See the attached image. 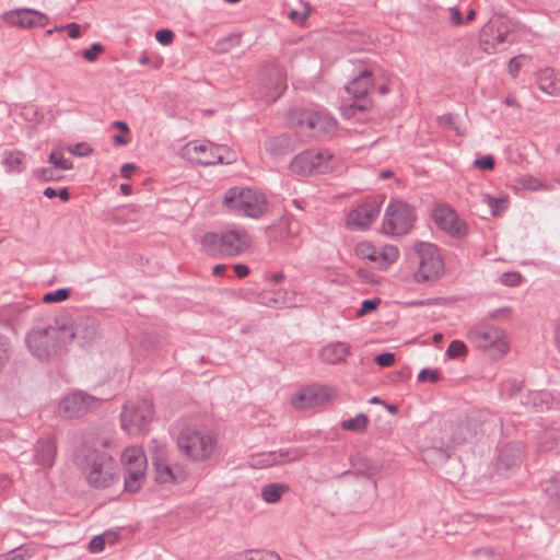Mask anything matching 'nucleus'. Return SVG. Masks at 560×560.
Returning <instances> with one entry per match:
<instances>
[{"label":"nucleus","instance_id":"44","mask_svg":"<svg viewBox=\"0 0 560 560\" xmlns=\"http://www.w3.org/2000/svg\"><path fill=\"white\" fill-rule=\"evenodd\" d=\"M103 51L104 47L100 43H94L89 49L82 51V56L89 62H94Z\"/></svg>","mask_w":560,"mask_h":560},{"label":"nucleus","instance_id":"54","mask_svg":"<svg viewBox=\"0 0 560 560\" xmlns=\"http://www.w3.org/2000/svg\"><path fill=\"white\" fill-rule=\"evenodd\" d=\"M375 362L383 368L392 366L395 363V354L392 352H384L375 357Z\"/></svg>","mask_w":560,"mask_h":560},{"label":"nucleus","instance_id":"35","mask_svg":"<svg viewBox=\"0 0 560 560\" xmlns=\"http://www.w3.org/2000/svg\"><path fill=\"white\" fill-rule=\"evenodd\" d=\"M369 422V417L365 413H358L354 418L342 420L340 427L345 431L363 433Z\"/></svg>","mask_w":560,"mask_h":560},{"label":"nucleus","instance_id":"2","mask_svg":"<svg viewBox=\"0 0 560 560\" xmlns=\"http://www.w3.org/2000/svg\"><path fill=\"white\" fill-rule=\"evenodd\" d=\"M74 464L95 489L109 488L118 480L116 463L106 452L84 445L77 452Z\"/></svg>","mask_w":560,"mask_h":560},{"label":"nucleus","instance_id":"38","mask_svg":"<svg viewBox=\"0 0 560 560\" xmlns=\"http://www.w3.org/2000/svg\"><path fill=\"white\" fill-rule=\"evenodd\" d=\"M155 466V480L159 483H167L177 481L172 468L164 463L162 459L156 458L154 460Z\"/></svg>","mask_w":560,"mask_h":560},{"label":"nucleus","instance_id":"14","mask_svg":"<svg viewBox=\"0 0 560 560\" xmlns=\"http://www.w3.org/2000/svg\"><path fill=\"white\" fill-rule=\"evenodd\" d=\"M60 320L67 348L73 340H77L83 347L95 340L98 335V326L95 319L91 317L82 316L72 319L63 316L60 317Z\"/></svg>","mask_w":560,"mask_h":560},{"label":"nucleus","instance_id":"49","mask_svg":"<svg viewBox=\"0 0 560 560\" xmlns=\"http://www.w3.org/2000/svg\"><path fill=\"white\" fill-rule=\"evenodd\" d=\"M440 380V372L438 370L423 369L418 374L419 382H431L435 383Z\"/></svg>","mask_w":560,"mask_h":560},{"label":"nucleus","instance_id":"27","mask_svg":"<svg viewBox=\"0 0 560 560\" xmlns=\"http://www.w3.org/2000/svg\"><path fill=\"white\" fill-rule=\"evenodd\" d=\"M287 295L288 291L284 289L262 290L257 295V301L259 304L267 307L281 308L282 306L289 305Z\"/></svg>","mask_w":560,"mask_h":560},{"label":"nucleus","instance_id":"18","mask_svg":"<svg viewBox=\"0 0 560 560\" xmlns=\"http://www.w3.org/2000/svg\"><path fill=\"white\" fill-rule=\"evenodd\" d=\"M355 255L361 259H366L378 269H386L399 257V250L394 245L374 246L371 242H360L354 248Z\"/></svg>","mask_w":560,"mask_h":560},{"label":"nucleus","instance_id":"20","mask_svg":"<svg viewBox=\"0 0 560 560\" xmlns=\"http://www.w3.org/2000/svg\"><path fill=\"white\" fill-rule=\"evenodd\" d=\"M331 389L325 386H308L303 388L293 399L298 409L322 406L331 398Z\"/></svg>","mask_w":560,"mask_h":560},{"label":"nucleus","instance_id":"53","mask_svg":"<svg viewBox=\"0 0 560 560\" xmlns=\"http://www.w3.org/2000/svg\"><path fill=\"white\" fill-rule=\"evenodd\" d=\"M105 548V535L93 537L89 542V550L93 553L103 551Z\"/></svg>","mask_w":560,"mask_h":560},{"label":"nucleus","instance_id":"21","mask_svg":"<svg viewBox=\"0 0 560 560\" xmlns=\"http://www.w3.org/2000/svg\"><path fill=\"white\" fill-rule=\"evenodd\" d=\"M45 15L32 9H16L3 14L4 22L20 27L43 25Z\"/></svg>","mask_w":560,"mask_h":560},{"label":"nucleus","instance_id":"51","mask_svg":"<svg viewBox=\"0 0 560 560\" xmlns=\"http://www.w3.org/2000/svg\"><path fill=\"white\" fill-rule=\"evenodd\" d=\"M380 302H381L380 299L364 300L361 303V307L358 310L357 315L364 316V315L375 311L377 305L380 304Z\"/></svg>","mask_w":560,"mask_h":560},{"label":"nucleus","instance_id":"62","mask_svg":"<svg viewBox=\"0 0 560 560\" xmlns=\"http://www.w3.org/2000/svg\"><path fill=\"white\" fill-rule=\"evenodd\" d=\"M91 148L89 147V144L86 143H78L74 148V150L72 151L73 154H77V155H80V156H83V155H86L91 152Z\"/></svg>","mask_w":560,"mask_h":560},{"label":"nucleus","instance_id":"52","mask_svg":"<svg viewBox=\"0 0 560 560\" xmlns=\"http://www.w3.org/2000/svg\"><path fill=\"white\" fill-rule=\"evenodd\" d=\"M512 316V310L508 306L493 310L488 313V319H510Z\"/></svg>","mask_w":560,"mask_h":560},{"label":"nucleus","instance_id":"46","mask_svg":"<svg viewBox=\"0 0 560 560\" xmlns=\"http://www.w3.org/2000/svg\"><path fill=\"white\" fill-rule=\"evenodd\" d=\"M245 560H280L273 551H254L245 556Z\"/></svg>","mask_w":560,"mask_h":560},{"label":"nucleus","instance_id":"13","mask_svg":"<svg viewBox=\"0 0 560 560\" xmlns=\"http://www.w3.org/2000/svg\"><path fill=\"white\" fill-rule=\"evenodd\" d=\"M289 120L313 137L331 133L337 126L336 119L329 114L311 109H293Z\"/></svg>","mask_w":560,"mask_h":560},{"label":"nucleus","instance_id":"7","mask_svg":"<svg viewBox=\"0 0 560 560\" xmlns=\"http://www.w3.org/2000/svg\"><path fill=\"white\" fill-rule=\"evenodd\" d=\"M222 203L235 215L260 218L267 211L265 196L247 187L235 186L226 190Z\"/></svg>","mask_w":560,"mask_h":560},{"label":"nucleus","instance_id":"48","mask_svg":"<svg viewBox=\"0 0 560 560\" xmlns=\"http://www.w3.org/2000/svg\"><path fill=\"white\" fill-rule=\"evenodd\" d=\"M287 89L285 79L282 74H279L278 80L275 84V92L265 94L267 100L276 101Z\"/></svg>","mask_w":560,"mask_h":560},{"label":"nucleus","instance_id":"9","mask_svg":"<svg viewBox=\"0 0 560 560\" xmlns=\"http://www.w3.org/2000/svg\"><path fill=\"white\" fill-rule=\"evenodd\" d=\"M182 155L199 165H214L218 163H232L233 153L226 145L214 144L209 141L192 140L182 149Z\"/></svg>","mask_w":560,"mask_h":560},{"label":"nucleus","instance_id":"60","mask_svg":"<svg viewBox=\"0 0 560 560\" xmlns=\"http://www.w3.org/2000/svg\"><path fill=\"white\" fill-rule=\"evenodd\" d=\"M233 269L238 278H245L250 272L248 266H246L244 264H236L233 266Z\"/></svg>","mask_w":560,"mask_h":560},{"label":"nucleus","instance_id":"39","mask_svg":"<svg viewBox=\"0 0 560 560\" xmlns=\"http://www.w3.org/2000/svg\"><path fill=\"white\" fill-rule=\"evenodd\" d=\"M483 198L493 215L500 214L506 208L508 198H497L490 195H485Z\"/></svg>","mask_w":560,"mask_h":560},{"label":"nucleus","instance_id":"28","mask_svg":"<svg viewBox=\"0 0 560 560\" xmlns=\"http://www.w3.org/2000/svg\"><path fill=\"white\" fill-rule=\"evenodd\" d=\"M26 154L20 150L3 152L2 165L8 173L21 174L25 170Z\"/></svg>","mask_w":560,"mask_h":560},{"label":"nucleus","instance_id":"17","mask_svg":"<svg viewBox=\"0 0 560 560\" xmlns=\"http://www.w3.org/2000/svg\"><path fill=\"white\" fill-rule=\"evenodd\" d=\"M432 219L439 229L453 237L462 238L468 232L467 224L458 218L455 209L448 203H436L432 210Z\"/></svg>","mask_w":560,"mask_h":560},{"label":"nucleus","instance_id":"61","mask_svg":"<svg viewBox=\"0 0 560 560\" xmlns=\"http://www.w3.org/2000/svg\"><path fill=\"white\" fill-rule=\"evenodd\" d=\"M450 13H451V22L454 25H462L463 24V16H462L460 11L457 8H452L450 10Z\"/></svg>","mask_w":560,"mask_h":560},{"label":"nucleus","instance_id":"63","mask_svg":"<svg viewBox=\"0 0 560 560\" xmlns=\"http://www.w3.org/2000/svg\"><path fill=\"white\" fill-rule=\"evenodd\" d=\"M136 171V166L132 164H124L120 168V173L124 177L129 178Z\"/></svg>","mask_w":560,"mask_h":560},{"label":"nucleus","instance_id":"15","mask_svg":"<svg viewBox=\"0 0 560 560\" xmlns=\"http://www.w3.org/2000/svg\"><path fill=\"white\" fill-rule=\"evenodd\" d=\"M102 400L85 392L77 390L62 397L58 405L60 416L72 419L80 418L90 411L97 409Z\"/></svg>","mask_w":560,"mask_h":560},{"label":"nucleus","instance_id":"47","mask_svg":"<svg viewBox=\"0 0 560 560\" xmlns=\"http://www.w3.org/2000/svg\"><path fill=\"white\" fill-rule=\"evenodd\" d=\"M474 165L480 171H492L495 162L492 155H483L475 160Z\"/></svg>","mask_w":560,"mask_h":560},{"label":"nucleus","instance_id":"64","mask_svg":"<svg viewBox=\"0 0 560 560\" xmlns=\"http://www.w3.org/2000/svg\"><path fill=\"white\" fill-rule=\"evenodd\" d=\"M40 173H42V178L45 182H50V180H55L58 178L57 176H55L54 171L51 168H43L40 171Z\"/></svg>","mask_w":560,"mask_h":560},{"label":"nucleus","instance_id":"43","mask_svg":"<svg viewBox=\"0 0 560 560\" xmlns=\"http://www.w3.org/2000/svg\"><path fill=\"white\" fill-rule=\"evenodd\" d=\"M48 160L57 168H60V170L72 168V163L60 153L51 152Z\"/></svg>","mask_w":560,"mask_h":560},{"label":"nucleus","instance_id":"34","mask_svg":"<svg viewBox=\"0 0 560 560\" xmlns=\"http://www.w3.org/2000/svg\"><path fill=\"white\" fill-rule=\"evenodd\" d=\"M538 88L548 95H556L558 88L553 79V71L550 68L542 69L537 77Z\"/></svg>","mask_w":560,"mask_h":560},{"label":"nucleus","instance_id":"6","mask_svg":"<svg viewBox=\"0 0 560 560\" xmlns=\"http://www.w3.org/2000/svg\"><path fill=\"white\" fill-rule=\"evenodd\" d=\"M479 418L469 416L456 421H444L433 438V446L440 450H453L472 441L479 431Z\"/></svg>","mask_w":560,"mask_h":560},{"label":"nucleus","instance_id":"24","mask_svg":"<svg viewBox=\"0 0 560 560\" xmlns=\"http://www.w3.org/2000/svg\"><path fill=\"white\" fill-rule=\"evenodd\" d=\"M121 464L125 470H139L140 472H145L148 460L141 447L129 446L122 452Z\"/></svg>","mask_w":560,"mask_h":560},{"label":"nucleus","instance_id":"3","mask_svg":"<svg viewBox=\"0 0 560 560\" xmlns=\"http://www.w3.org/2000/svg\"><path fill=\"white\" fill-rule=\"evenodd\" d=\"M176 445L182 456L187 460L191 463H205L214 454L218 440L215 435L208 430L185 427L177 435Z\"/></svg>","mask_w":560,"mask_h":560},{"label":"nucleus","instance_id":"30","mask_svg":"<svg viewBox=\"0 0 560 560\" xmlns=\"http://www.w3.org/2000/svg\"><path fill=\"white\" fill-rule=\"evenodd\" d=\"M350 463L358 475L373 476L381 470V466L375 460L365 456H353L350 458Z\"/></svg>","mask_w":560,"mask_h":560},{"label":"nucleus","instance_id":"36","mask_svg":"<svg viewBox=\"0 0 560 560\" xmlns=\"http://www.w3.org/2000/svg\"><path fill=\"white\" fill-rule=\"evenodd\" d=\"M145 480V472L139 470H125V491L129 493L137 492Z\"/></svg>","mask_w":560,"mask_h":560},{"label":"nucleus","instance_id":"22","mask_svg":"<svg viewBox=\"0 0 560 560\" xmlns=\"http://www.w3.org/2000/svg\"><path fill=\"white\" fill-rule=\"evenodd\" d=\"M524 457V448L521 443H509L499 450L498 470H510L521 465Z\"/></svg>","mask_w":560,"mask_h":560},{"label":"nucleus","instance_id":"25","mask_svg":"<svg viewBox=\"0 0 560 560\" xmlns=\"http://www.w3.org/2000/svg\"><path fill=\"white\" fill-rule=\"evenodd\" d=\"M349 353L350 346L346 342L338 341L322 348L319 357L328 364H338L342 362Z\"/></svg>","mask_w":560,"mask_h":560},{"label":"nucleus","instance_id":"19","mask_svg":"<svg viewBox=\"0 0 560 560\" xmlns=\"http://www.w3.org/2000/svg\"><path fill=\"white\" fill-rule=\"evenodd\" d=\"M381 202L376 198H369L349 211L347 226L351 230H366L377 219Z\"/></svg>","mask_w":560,"mask_h":560},{"label":"nucleus","instance_id":"50","mask_svg":"<svg viewBox=\"0 0 560 560\" xmlns=\"http://www.w3.org/2000/svg\"><path fill=\"white\" fill-rule=\"evenodd\" d=\"M524 59H527V56L526 55H518V56H515L513 57L512 59H510L509 61V73L513 77V78H516L521 68H522V60Z\"/></svg>","mask_w":560,"mask_h":560},{"label":"nucleus","instance_id":"11","mask_svg":"<svg viewBox=\"0 0 560 560\" xmlns=\"http://www.w3.org/2000/svg\"><path fill=\"white\" fill-rule=\"evenodd\" d=\"M338 159L328 149L306 150L295 155L291 161V171L301 176L316 173H327L337 166Z\"/></svg>","mask_w":560,"mask_h":560},{"label":"nucleus","instance_id":"45","mask_svg":"<svg viewBox=\"0 0 560 560\" xmlns=\"http://www.w3.org/2000/svg\"><path fill=\"white\" fill-rule=\"evenodd\" d=\"M501 283L508 287H516L522 281V276L517 271L503 272L501 275Z\"/></svg>","mask_w":560,"mask_h":560},{"label":"nucleus","instance_id":"56","mask_svg":"<svg viewBox=\"0 0 560 560\" xmlns=\"http://www.w3.org/2000/svg\"><path fill=\"white\" fill-rule=\"evenodd\" d=\"M365 109H366V106L358 104V103H353L349 106L342 107L341 114L346 118H351L354 115L355 110H365Z\"/></svg>","mask_w":560,"mask_h":560},{"label":"nucleus","instance_id":"29","mask_svg":"<svg viewBox=\"0 0 560 560\" xmlns=\"http://www.w3.org/2000/svg\"><path fill=\"white\" fill-rule=\"evenodd\" d=\"M272 452L276 466L300 460L307 455V451L303 447H285Z\"/></svg>","mask_w":560,"mask_h":560},{"label":"nucleus","instance_id":"57","mask_svg":"<svg viewBox=\"0 0 560 560\" xmlns=\"http://www.w3.org/2000/svg\"><path fill=\"white\" fill-rule=\"evenodd\" d=\"M25 555L20 548L11 550L10 552L0 556V560H24Z\"/></svg>","mask_w":560,"mask_h":560},{"label":"nucleus","instance_id":"23","mask_svg":"<svg viewBox=\"0 0 560 560\" xmlns=\"http://www.w3.org/2000/svg\"><path fill=\"white\" fill-rule=\"evenodd\" d=\"M373 86V77L371 70L366 67H362L347 85L346 91L353 98L364 97Z\"/></svg>","mask_w":560,"mask_h":560},{"label":"nucleus","instance_id":"37","mask_svg":"<svg viewBox=\"0 0 560 560\" xmlns=\"http://www.w3.org/2000/svg\"><path fill=\"white\" fill-rule=\"evenodd\" d=\"M248 464L254 469H265L272 466H276V462L273 458V452H262L250 455L248 459Z\"/></svg>","mask_w":560,"mask_h":560},{"label":"nucleus","instance_id":"55","mask_svg":"<svg viewBox=\"0 0 560 560\" xmlns=\"http://www.w3.org/2000/svg\"><path fill=\"white\" fill-rule=\"evenodd\" d=\"M155 39L162 45H170L174 39V33L170 30H159L155 32Z\"/></svg>","mask_w":560,"mask_h":560},{"label":"nucleus","instance_id":"10","mask_svg":"<svg viewBox=\"0 0 560 560\" xmlns=\"http://www.w3.org/2000/svg\"><path fill=\"white\" fill-rule=\"evenodd\" d=\"M153 417V404L150 399L143 397L129 399L120 415L121 428L129 435H138L147 430Z\"/></svg>","mask_w":560,"mask_h":560},{"label":"nucleus","instance_id":"41","mask_svg":"<svg viewBox=\"0 0 560 560\" xmlns=\"http://www.w3.org/2000/svg\"><path fill=\"white\" fill-rule=\"evenodd\" d=\"M546 493L556 499H560V472L555 474L545 486Z\"/></svg>","mask_w":560,"mask_h":560},{"label":"nucleus","instance_id":"58","mask_svg":"<svg viewBox=\"0 0 560 560\" xmlns=\"http://www.w3.org/2000/svg\"><path fill=\"white\" fill-rule=\"evenodd\" d=\"M70 38H79L81 36V27L77 23H69L65 26Z\"/></svg>","mask_w":560,"mask_h":560},{"label":"nucleus","instance_id":"59","mask_svg":"<svg viewBox=\"0 0 560 560\" xmlns=\"http://www.w3.org/2000/svg\"><path fill=\"white\" fill-rule=\"evenodd\" d=\"M308 14H310V11H308V10H307V11H305V12H303V13H300V12H299V11H296V10H292V11L289 13V18H290V20H291V21H293V22H298V23H301V24H302V23H304V22L306 21V19H307V16H308Z\"/></svg>","mask_w":560,"mask_h":560},{"label":"nucleus","instance_id":"5","mask_svg":"<svg viewBox=\"0 0 560 560\" xmlns=\"http://www.w3.org/2000/svg\"><path fill=\"white\" fill-rule=\"evenodd\" d=\"M252 243V238L242 226L233 225L221 233L208 232L201 237V245L211 253H219L224 257H236L245 253Z\"/></svg>","mask_w":560,"mask_h":560},{"label":"nucleus","instance_id":"8","mask_svg":"<svg viewBox=\"0 0 560 560\" xmlns=\"http://www.w3.org/2000/svg\"><path fill=\"white\" fill-rule=\"evenodd\" d=\"M417 220L415 207L401 199H392L387 205L381 230L389 236L408 234Z\"/></svg>","mask_w":560,"mask_h":560},{"label":"nucleus","instance_id":"26","mask_svg":"<svg viewBox=\"0 0 560 560\" xmlns=\"http://www.w3.org/2000/svg\"><path fill=\"white\" fill-rule=\"evenodd\" d=\"M56 457V444L51 439L38 440L35 445V462L43 467H51Z\"/></svg>","mask_w":560,"mask_h":560},{"label":"nucleus","instance_id":"33","mask_svg":"<svg viewBox=\"0 0 560 560\" xmlns=\"http://www.w3.org/2000/svg\"><path fill=\"white\" fill-rule=\"evenodd\" d=\"M290 490L285 483L272 482L262 487L261 498L266 503L273 504L281 500L282 495Z\"/></svg>","mask_w":560,"mask_h":560},{"label":"nucleus","instance_id":"1","mask_svg":"<svg viewBox=\"0 0 560 560\" xmlns=\"http://www.w3.org/2000/svg\"><path fill=\"white\" fill-rule=\"evenodd\" d=\"M25 345L32 357L40 362L61 359L68 348L65 340L60 317L52 325H36L25 336Z\"/></svg>","mask_w":560,"mask_h":560},{"label":"nucleus","instance_id":"42","mask_svg":"<svg viewBox=\"0 0 560 560\" xmlns=\"http://www.w3.org/2000/svg\"><path fill=\"white\" fill-rule=\"evenodd\" d=\"M70 296V290L62 288L58 289L54 292H48L44 294L43 301L45 303H56V302H62L66 301Z\"/></svg>","mask_w":560,"mask_h":560},{"label":"nucleus","instance_id":"16","mask_svg":"<svg viewBox=\"0 0 560 560\" xmlns=\"http://www.w3.org/2000/svg\"><path fill=\"white\" fill-rule=\"evenodd\" d=\"M510 24L503 18L491 19L479 34L480 48L487 54H495L509 42Z\"/></svg>","mask_w":560,"mask_h":560},{"label":"nucleus","instance_id":"31","mask_svg":"<svg viewBox=\"0 0 560 560\" xmlns=\"http://www.w3.org/2000/svg\"><path fill=\"white\" fill-rule=\"evenodd\" d=\"M266 150L275 155H281L290 152L293 149L292 140L287 135H280L268 139L265 142Z\"/></svg>","mask_w":560,"mask_h":560},{"label":"nucleus","instance_id":"32","mask_svg":"<svg viewBox=\"0 0 560 560\" xmlns=\"http://www.w3.org/2000/svg\"><path fill=\"white\" fill-rule=\"evenodd\" d=\"M130 343L132 352L141 357L154 349L155 339L151 334L140 332L131 337Z\"/></svg>","mask_w":560,"mask_h":560},{"label":"nucleus","instance_id":"12","mask_svg":"<svg viewBox=\"0 0 560 560\" xmlns=\"http://www.w3.org/2000/svg\"><path fill=\"white\" fill-rule=\"evenodd\" d=\"M419 258V267L413 273L418 283L435 281L444 273V262L436 245L420 242L415 245Z\"/></svg>","mask_w":560,"mask_h":560},{"label":"nucleus","instance_id":"40","mask_svg":"<svg viewBox=\"0 0 560 560\" xmlns=\"http://www.w3.org/2000/svg\"><path fill=\"white\" fill-rule=\"evenodd\" d=\"M467 352V346L460 340L451 341L446 350V354L452 359L464 357Z\"/></svg>","mask_w":560,"mask_h":560},{"label":"nucleus","instance_id":"4","mask_svg":"<svg viewBox=\"0 0 560 560\" xmlns=\"http://www.w3.org/2000/svg\"><path fill=\"white\" fill-rule=\"evenodd\" d=\"M467 340L492 360L502 359L510 350L506 332L488 322L472 325L466 334Z\"/></svg>","mask_w":560,"mask_h":560}]
</instances>
